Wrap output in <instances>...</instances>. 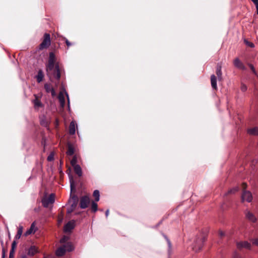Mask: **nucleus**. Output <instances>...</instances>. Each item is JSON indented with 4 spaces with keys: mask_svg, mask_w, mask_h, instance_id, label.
<instances>
[{
    "mask_svg": "<svg viewBox=\"0 0 258 258\" xmlns=\"http://www.w3.org/2000/svg\"><path fill=\"white\" fill-rule=\"evenodd\" d=\"M55 56L53 52L49 53L48 63L46 66V72L47 75L50 77V74L53 78L56 80H59L60 78V73L58 64H54Z\"/></svg>",
    "mask_w": 258,
    "mask_h": 258,
    "instance_id": "obj_1",
    "label": "nucleus"
},
{
    "mask_svg": "<svg viewBox=\"0 0 258 258\" xmlns=\"http://www.w3.org/2000/svg\"><path fill=\"white\" fill-rule=\"evenodd\" d=\"M205 239L206 238L204 236L196 238L192 244V249L195 252H198L202 249Z\"/></svg>",
    "mask_w": 258,
    "mask_h": 258,
    "instance_id": "obj_2",
    "label": "nucleus"
},
{
    "mask_svg": "<svg viewBox=\"0 0 258 258\" xmlns=\"http://www.w3.org/2000/svg\"><path fill=\"white\" fill-rule=\"evenodd\" d=\"M55 202V195L54 194H51L48 197H44L41 202L42 205L45 208L48 207L50 204H53Z\"/></svg>",
    "mask_w": 258,
    "mask_h": 258,
    "instance_id": "obj_3",
    "label": "nucleus"
},
{
    "mask_svg": "<svg viewBox=\"0 0 258 258\" xmlns=\"http://www.w3.org/2000/svg\"><path fill=\"white\" fill-rule=\"evenodd\" d=\"M90 198L87 196H82L80 199V207L84 209L88 207L90 203Z\"/></svg>",
    "mask_w": 258,
    "mask_h": 258,
    "instance_id": "obj_4",
    "label": "nucleus"
},
{
    "mask_svg": "<svg viewBox=\"0 0 258 258\" xmlns=\"http://www.w3.org/2000/svg\"><path fill=\"white\" fill-rule=\"evenodd\" d=\"M50 45V35L48 33H45L44 35V39L40 45V48H44L49 46Z\"/></svg>",
    "mask_w": 258,
    "mask_h": 258,
    "instance_id": "obj_5",
    "label": "nucleus"
},
{
    "mask_svg": "<svg viewBox=\"0 0 258 258\" xmlns=\"http://www.w3.org/2000/svg\"><path fill=\"white\" fill-rule=\"evenodd\" d=\"M242 200L243 201H246L250 202L252 200V196L251 193L247 190H244L241 196Z\"/></svg>",
    "mask_w": 258,
    "mask_h": 258,
    "instance_id": "obj_6",
    "label": "nucleus"
},
{
    "mask_svg": "<svg viewBox=\"0 0 258 258\" xmlns=\"http://www.w3.org/2000/svg\"><path fill=\"white\" fill-rule=\"evenodd\" d=\"M75 225V221H70L68 222L64 226V231L65 232H70L72 230H73Z\"/></svg>",
    "mask_w": 258,
    "mask_h": 258,
    "instance_id": "obj_7",
    "label": "nucleus"
},
{
    "mask_svg": "<svg viewBox=\"0 0 258 258\" xmlns=\"http://www.w3.org/2000/svg\"><path fill=\"white\" fill-rule=\"evenodd\" d=\"M236 246L238 249L245 248L250 249L251 247L250 243L246 241L237 242L236 243Z\"/></svg>",
    "mask_w": 258,
    "mask_h": 258,
    "instance_id": "obj_8",
    "label": "nucleus"
},
{
    "mask_svg": "<svg viewBox=\"0 0 258 258\" xmlns=\"http://www.w3.org/2000/svg\"><path fill=\"white\" fill-rule=\"evenodd\" d=\"M233 64L235 67L238 69L245 70L246 69L243 63L238 58H236L233 61Z\"/></svg>",
    "mask_w": 258,
    "mask_h": 258,
    "instance_id": "obj_9",
    "label": "nucleus"
},
{
    "mask_svg": "<svg viewBox=\"0 0 258 258\" xmlns=\"http://www.w3.org/2000/svg\"><path fill=\"white\" fill-rule=\"evenodd\" d=\"M44 88L47 93H50L52 97H54L56 95V93L54 89L51 86L50 84H45Z\"/></svg>",
    "mask_w": 258,
    "mask_h": 258,
    "instance_id": "obj_10",
    "label": "nucleus"
},
{
    "mask_svg": "<svg viewBox=\"0 0 258 258\" xmlns=\"http://www.w3.org/2000/svg\"><path fill=\"white\" fill-rule=\"evenodd\" d=\"M246 218L249 221L255 222L256 221V218L254 215L249 211H246L245 212Z\"/></svg>",
    "mask_w": 258,
    "mask_h": 258,
    "instance_id": "obj_11",
    "label": "nucleus"
},
{
    "mask_svg": "<svg viewBox=\"0 0 258 258\" xmlns=\"http://www.w3.org/2000/svg\"><path fill=\"white\" fill-rule=\"evenodd\" d=\"M66 251H67L66 249L62 245L57 249L55 253L57 256H61L65 254Z\"/></svg>",
    "mask_w": 258,
    "mask_h": 258,
    "instance_id": "obj_12",
    "label": "nucleus"
},
{
    "mask_svg": "<svg viewBox=\"0 0 258 258\" xmlns=\"http://www.w3.org/2000/svg\"><path fill=\"white\" fill-rule=\"evenodd\" d=\"M58 100L60 103V106L63 108L65 105V98L63 93L60 92L58 95Z\"/></svg>",
    "mask_w": 258,
    "mask_h": 258,
    "instance_id": "obj_13",
    "label": "nucleus"
},
{
    "mask_svg": "<svg viewBox=\"0 0 258 258\" xmlns=\"http://www.w3.org/2000/svg\"><path fill=\"white\" fill-rule=\"evenodd\" d=\"M76 132V123L75 121H72L71 122L69 126V133L71 135H73Z\"/></svg>",
    "mask_w": 258,
    "mask_h": 258,
    "instance_id": "obj_14",
    "label": "nucleus"
},
{
    "mask_svg": "<svg viewBox=\"0 0 258 258\" xmlns=\"http://www.w3.org/2000/svg\"><path fill=\"white\" fill-rule=\"evenodd\" d=\"M35 99L33 101L35 108H38L39 107H42L43 106V104L37 98L36 95H34Z\"/></svg>",
    "mask_w": 258,
    "mask_h": 258,
    "instance_id": "obj_15",
    "label": "nucleus"
},
{
    "mask_svg": "<svg viewBox=\"0 0 258 258\" xmlns=\"http://www.w3.org/2000/svg\"><path fill=\"white\" fill-rule=\"evenodd\" d=\"M44 78L43 72L42 70H39L38 72L37 75L36 76V78L38 83H40Z\"/></svg>",
    "mask_w": 258,
    "mask_h": 258,
    "instance_id": "obj_16",
    "label": "nucleus"
},
{
    "mask_svg": "<svg viewBox=\"0 0 258 258\" xmlns=\"http://www.w3.org/2000/svg\"><path fill=\"white\" fill-rule=\"evenodd\" d=\"M211 86L213 89H217V78L214 75H212L211 76Z\"/></svg>",
    "mask_w": 258,
    "mask_h": 258,
    "instance_id": "obj_17",
    "label": "nucleus"
},
{
    "mask_svg": "<svg viewBox=\"0 0 258 258\" xmlns=\"http://www.w3.org/2000/svg\"><path fill=\"white\" fill-rule=\"evenodd\" d=\"M67 251L68 252L72 251L74 249V247L71 242H68L63 245Z\"/></svg>",
    "mask_w": 258,
    "mask_h": 258,
    "instance_id": "obj_18",
    "label": "nucleus"
},
{
    "mask_svg": "<svg viewBox=\"0 0 258 258\" xmlns=\"http://www.w3.org/2000/svg\"><path fill=\"white\" fill-rule=\"evenodd\" d=\"M74 171L75 173L79 176H81L82 175V171L81 166L78 164L73 166Z\"/></svg>",
    "mask_w": 258,
    "mask_h": 258,
    "instance_id": "obj_19",
    "label": "nucleus"
},
{
    "mask_svg": "<svg viewBox=\"0 0 258 258\" xmlns=\"http://www.w3.org/2000/svg\"><path fill=\"white\" fill-rule=\"evenodd\" d=\"M78 202V199L77 196L74 195L72 197V203L71 204V207L75 209L76 208Z\"/></svg>",
    "mask_w": 258,
    "mask_h": 258,
    "instance_id": "obj_20",
    "label": "nucleus"
},
{
    "mask_svg": "<svg viewBox=\"0 0 258 258\" xmlns=\"http://www.w3.org/2000/svg\"><path fill=\"white\" fill-rule=\"evenodd\" d=\"M222 67L220 65H218L216 69V74L219 80H222Z\"/></svg>",
    "mask_w": 258,
    "mask_h": 258,
    "instance_id": "obj_21",
    "label": "nucleus"
},
{
    "mask_svg": "<svg viewBox=\"0 0 258 258\" xmlns=\"http://www.w3.org/2000/svg\"><path fill=\"white\" fill-rule=\"evenodd\" d=\"M70 183V187L71 192L75 189V183L73 178V177L71 174H69Z\"/></svg>",
    "mask_w": 258,
    "mask_h": 258,
    "instance_id": "obj_22",
    "label": "nucleus"
},
{
    "mask_svg": "<svg viewBox=\"0 0 258 258\" xmlns=\"http://www.w3.org/2000/svg\"><path fill=\"white\" fill-rule=\"evenodd\" d=\"M23 226L20 225L19 226L17 234L15 236V239L18 240L20 238L23 233Z\"/></svg>",
    "mask_w": 258,
    "mask_h": 258,
    "instance_id": "obj_23",
    "label": "nucleus"
},
{
    "mask_svg": "<svg viewBox=\"0 0 258 258\" xmlns=\"http://www.w3.org/2000/svg\"><path fill=\"white\" fill-rule=\"evenodd\" d=\"M34 228H35V223H34V222H33L31 224L30 228L26 231V232L25 233V235L26 236H27L28 235L31 234L33 232H35L36 230H34Z\"/></svg>",
    "mask_w": 258,
    "mask_h": 258,
    "instance_id": "obj_24",
    "label": "nucleus"
},
{
    "mask_svg": "<svg viewBox=\"0 0 258 258\" xmlns=\"http://www.w3.org/2000/svg\"><path fill=\"white\" fill-rule=\"evenodd\" d=\"M247 132L249 135H258V127H255L248 129Z\"/></svg>",
    "mask_w": 258,
    "mask_h": 258,
    "instance_id": "obj_25",
    "label": "nucleus"
},
{
    "mask_svg": "<svg viewBox=\"0 0 258 258\" xmlns=\"http://www.w3.org/2000/svg\"><path fill=\"white\" fill-rule=\"evenodd\" d=\"M91 210L93 213H95L98 210V205L96 201H92L91 203Z\"/></svg>",
    "mask_w": 258,
    "mask_h": 258,
    "instance_id": "obj_26",
    "label": "nucleus"
},
{
    "mask_svg": "<svg viewBox=\"0 0 258 258\" xmlns=\"http://www.w3.org/2000/svg\"><path fill=\"white\" fill-rule=\"evenodd\" d=\"M93 196L95 198V201L98 202L100 199V193L98 190H95L93 192Z\"/></svg>",
    "mask_w": 258,
    "mask_h": 258,
    "instance_id": "obj_27",
    "label": "nucleus"
},
{
    "mask_svg": "<svg viewBox=\"0 0 258 258\" xmlns=\"http://www.w3.org/2000/svg\"><path fill=\"white\" fill-rule=\"evenodd\" d=\"M238 189H239L238 187H237V186L234 187L233 188H231V189H229L227 191V192L225 194V195H227L228 194H234V193H235L236 191H237L238 190Z\"/></svg>",
    "mask_w": 258,
    "mask_h": 258,
    "instance_id": "obj_28",
    "label": "nucleus"
},
{
    "mask_svg": "<svg viewBox=\"0 0 258 258\" xmlns=\"http://www.w3.org/2000/svg\"><path fill=\"white\" fill-rule=\"evenodd\" d=\"M74 148L71 146H69L68 147V150L67 152V155L72 156L74 154Z\"/></svg>",
    "mask_w": 258,
    "mask_h": 258,
    "instance_id": "obj_29",
    "label": "nucleus"
},
{
    "mask_svg": "<svg viewBox=\"0 0 258 258\" xmlns=\"http://www.w3.org/2000/svg\"><path fill=\"white\" fill-rule=\"evenodd\" d=\"M40 124L41 125L47 127L48 126V122L46 120L45 117L43 116L40 120Z\"/></svg>",
    "mask_w": 258,
    "mask_h": 258,
    "instance_id": "obj_30",
    "label": "nucleus"
},
{
    "mask_svg": "<svg viewBox=\"0 0 258 258\" xmlns=\"http://www.w3.org/2000/svg\"><path fill=\"white\" fill-rule=\"evenodd\" d=\"M36 252V249L34 247L31 246L28 250V254L29 255H33Z\"/></svg>",
    "mask_w": 258,
    "mask_h": 258,
    "instance_id": "obj_31",
    "label": "nucleus"
},
{
    "mask_svg": "<svg viewBox=\"0 0 258 258\" xmlns=\"http://www.w3.org/2000/svg\"><path fill=\"white\" fill-rule=\"evenodd\" d=\"M244 42L247 46L250 47L251 48H253L254 47V45L253 43L248 41L247 39H244Z\"/></svg>",
    "mask_w": 258,
    "mask_h": 258,
    "instance_id": "obj_32",
    "label": "nucleus"
},
{
    "mask_svg": "<svg viewBox=\"0 0 258 258\" xmlns=\"http://www.w3.org/2000/svg\"><path fill=\"white\" fill-rule=\"evenodd\" d=\"M16 240H17L15 239L12 243L11 249L10 250L12 251V252H14V251H15V249L16 247L17 244Z\"/></svg>",
    "mask_w": 258,
    "mask_h": 258,
    "instance_id": "obj_33",
    "label": "nucleus"
},
{
    "mask_svg": "<svg viewBox=\"0 0 258 258\" xmlns=\"http://www.w3.org/2000/svg\"><path fill=\"white\" fill-rule=\"evenodd\" d=\"M77 157L76 156H75L73 157V159L71 161V164L72 166L73 167V166H75V165H78V164H77Z\"/></svg>",
    "mask_w": 258,
    "mask_h": 258,
    "instance_id": "obj_34",
    "label": "nucleus"
},
{
    "mask_svg": "<svg viewBox=\"0 0 258 258\" xmlns=\"http://www.w3.org/2000/svg\"><path fill=\"white\" fill-rule=\"evenodd\" d=\"M69 239V237L66 236H64L60 240V243H65Z\"/></svg>",
    "mask_w": 258,
    "mask_h": 258,
    "instance_id": "obj_35",
    "label": "nucleus"
},
{
    "mask_svg": "<svg viewBox=\"0 0 258 258\" xmlns=\"http://www.w3.org/2000/svg\"><path fill=\"white\" fill-rule=\"evenodd\" d=\"M47 160L48 161H53V159H54V157H53V153H51L48 157H47Z\"/></svg>",
    "mask_w": 258,
    "mask_h": 258,
    "instance_id": "obj_36",
    "label": "nucleus"
},
{
    "mask_svg": "<svg viewBox=\"0 0 258 258\" xmlns=\"http://www.w3.org/2000/svg\"><path fill=\"white\" fill-rule=\"evenodd\" d=\"M241 90L242 92H245L247 90V87L244 84H242L241 86Z\"/></svg>",
    "mask_w": 258,
    "mask_h": 258,
    "instance_id": "obj_37",
    "label": "nucleus"
},
{
    "mask_svg": "<svg viewBox=\"0 0 258 258\" xmlns=\"http://www.w3.org/2000/svg\"><path fill=\"white\" fill-rule=\"evenodd\" d=\"M252 2L255 5L256 10H257V13L258 14V0H252Z\"/></svg>",
    "mask_w": 258,
    "mask_h": 258,
    "instance_id": "obj_38",
    "label": "nucleus"
},
{
    "mask_svg": "<svg viewBox=\"0 0 258 258\" xmlns=\"http://www.w3.org/2000/svg\"><path fill=\"white\" fill-rule=\"evenodd\" d=\"M165 238H166V240H167V243H168V247L169 249L171 248V243L170 242V241L169 240V239L168 238H167V237L166 236H164Z\"/></svg>",
    "mask_w": 258,
    "mask_h": 258,
    "instance_id": "obj_39",
    "label": "nucleus"
},
{
    "mask_svg": "<svg viewBox=\"0 0 258 258\" xmlns=\"http://www.w3.org/2000/svg\"><path fill=\"white\" fill-rule=\"evenodd\" d=\"M65 94L67 97V99H68V109L70 110V99H69V95L67 93V92H65Z\"/></svg>",
    "mask_w": 258,
    "mask_h": 258,
    "instance_id": "obj_40",
    "label": "nucleus"
},
{
    "mask_svg": "<svg viewBox=\"0 0 258 258\" xmlns=\"http://www.w3.org/2000/svg\"><path fill=\"white\" fill-rule=\"evenodd\" d=\"M250 69H251V70L253 72V73H255V69L254 68V66L252 64H248Z\"/></svg>",
    "mask_w": 258,
    "mask_h": 258,
    "instance_id": "obj_41",
    "label": "nucleus"
},
{
    "mask_svg": "<svg viewBox=\"0 0 258 258\" xmlns=\"http://www.w3.org/2000/svg\"><path fill=\"white\" fill-rule=\"evenodd\" d=\"M252 243L258 246V238L254 239L252 240Z\"/></svg>",
    "mask_w": 258,
    "mask_h": 258,
    "instance_id": "obj_42",
    "label": "nucleus"
},
{
    "mask_svg": "<svg viewBox=\"0 0 258 258\" xmlns=\"http://www.w3.org/2000/svg\"><path fill=\"white\" fill-rule=\"evenodd\" d=\"M74 210H75V209H73V208H72L70 207V208H69V209H68L67 210V213H68V214H70V213H71L72 212H73Z\"/></svg>",
    "mask_w": 258,
    "mask_h": 258,
    "instance_id": "obj_43",
    "label": "nucleus"
},
{
    "mask_svg": "<svg viewBox=\"0 0 258 258\" xmlns=\"http://www.w3.org/2000/svg\"><path fill=\"white\" fill-rule=\"evenodd\" d=\"M64 39H65V42H66V44L67 45V46L68 47L70 46L71 45V43L69 42V41L67 38H64Z\"/></svg>",
    "mask_w": 258,
    "mask_h": 258,
    "instance_id": "obj_44",
    "label": "nucleus"
},
{
    "mask_svg": "<svg viewBox=\"0 0 258 258\" xmlns=\"http://www.w3.org/2000/svg\"><path fill=\"white\" fill-rule=\"evenodd\" d=\"M233 258H241V257L238 253L235 252L233 255Z\"/></svg>",
    "mask_w": 258,
    "mask_h": 258,
    "instance_id": "obj_45",
    "label": "nucleus"
},
{
    "mask_svg": "<svg viewBox=\"0 0 258 258\" xmlns=\"http://www.w3.org/2000/svg\"><path fill=\"white\" fill-rule=\"evenodd\" d=\"M5 250L4 249H2V258H5Z\"/></svg>",
    "mask_w": 258,
    "mask_h": 258,
    "instance_id": "obj_46",
    "label": "nucleus"
},
{
    "mask_svg": "<svg viewBox=\"0 0 258 258\" xmlns=\"http://www.w3.org/2000/svg\"><path fill=\"white\" fill-rule=\"evenodd\" d=\"M14 252H12V251H10L9 253V258H14Z\"/></svg>",
    "mask_w": 258,
    "mask_h": 258,
    "instance_id": "obj_47",
    "label": "nucleus"
},
{
    "mask_svg": "<svg viewBox=\"0 0 258 258\" xmlns=\"http://www.w3.org/2000/svg\"><path fill=\"white\" fill-rule=\"evenodd\" d=\"M109 210H107L105 212V216L107 218L108 216V215H109Z\"/></svg>",
    "mask_w": 258,
    "mask_h": 258,
    "instance_id": "obj_48",
    "label": "nucleus"
},
{
    "mask_svg": "<svg viewBox=\"0 0 258 258\" xmlns=\"http://www.w3.org/2000/svg\"><path fill=\"white\" fill-rule=\"evenodd\" d=\"M220 235L221 237L225 235V233L222 232V231H220Z\"/></svg>",
    "mask_w": 258,
    "mask_h": 258,
    "instance_id": "obj_49",
    "label": "nucleus"
},
{
    "mask_svg": "<svg viewBox=\"0 0 258 258\" xmlns=\"http://www.w3.org/2000/svg\"><path fill=\"white\" fill-rule=\"evenodd\" d=\"M61 221H62V219H60V220H59V223L61 222Z\"/></svg>",
    "mask_w": 258,
    "mask_h": 258,
    "instance_id": "obj_50",
    "label": "nucleus"
}]
</instances>
